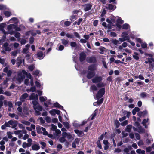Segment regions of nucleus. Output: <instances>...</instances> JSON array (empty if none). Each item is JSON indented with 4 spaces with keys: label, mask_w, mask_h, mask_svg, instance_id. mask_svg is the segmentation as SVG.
Returning <instances> with one entry per match:
<instances>
[{
    "label": "nucleus",
    "mask_w": 154,
    "mask_h": 154,
    "mask_svg": "<svg viewBox=\"0 0 154 154\" xmlns=\"http://www.w3.org/2000/svg\"><path fill=\"white\" fill-rule=\"evenodd\" d=\"M84 7V10L85 11H87L90 10L92 8V5L91 3L88 4H86L83 5Z\"/></svg>",
    "instance_id": "423d86ee"
},
{
    "label": "nucleus",
    "mask_w": 154,
    "mask_h": 154,
    "mask_svg": "<svg viewBox=\"0 0 154 154\" xmlns=\"http://www.w3.org/2000/svg\"><path fill=\"white\" fill-rule=\"evenodd\" d=\"M73 34L76 37L78 38H80V35L77 32H75L73 33Z\"/></svg>",
    "instance_id": "13d9d810"
},
{
    "label": "nucleus",
    "mask_w": 154,
    "mask_h": 154,
    "mask_svg": "<svg viewBox=\"0 0 154 154\" xmlns=\"http://www.w3.org/2000/svg\"><path fill=\"white\" fill-rule=\"evenodd\" d=\"M105 88H102L98 91L96 95V97L97 100H99L102 98L105 94Z\"/></svg>",
    "instance_id": "f03ea898"
},
{
    "label": "nucleus",
    "mask_w": 154,
    "mask_h": 154,
    "mask_svg": "<svg viewBox=\"0 0 154 154\" xmlns=\"http://www.w3.org/2000/svg\"><path fill=\"white\" fill-rule=\"evenodd\" d=\"M34 110L35 112V115H37V116L40 115L41 114V112H40L41 111H39L36 110L35 107H34Z\"/></svg>",
    "instance_id": "680f3d73"
},
{
    "label": "nucleus",
    "mask_w": 154,
    "mask_h": 154,
    "mask_svg": "<svg viewBox=\"0 0 154 154\" xmlns=\"http://www.w3.org/2000/svg\"><path fill=\"white\" fill-rule=\"evenodd\" d=\"M105 85L103 82H99L97 84V86L99 88L104 87Z\"/></svg>",
    "instance_id": "4be33fe9"
},
{
    "label": "nucleus",
    "mask_w": 154,
    "mask_h": 154,
    "mask_svg": "<svg viewBox=\"0 0 154 154\" xmlns=\"http://www.w3.org/2000/svg\"><path fill=\"white\" fill-rule=\"evenodd\" d=\"M88 70L90 71H94L96 69V67L94 64H92L90 65L88 68Z\"/></svg>",
    "instance_id": "4468645a"
},
{
    "label": "nucleus",
    "mask_w": 154,
    "mask_h": 154,
    "mask_svg": "<svg viewBox=\"0 0 154 154\" xmlns=\"http://www.w3.org/2000/svg\"><path fill=\"white\" fill-rule=\"evenodd\" d=\"M4 94L8 96H10L11 95V93L9 91H5Z\"/></svg>",
    "instance_id": "bf43d9fd"
},
{
    "label": "nucleus",
    "mask_w": 154,
    "mask_h": 154,
    "mask_svg": "<svg viewBox=\"0 0 154 154\" xmlns=\"http://www.w3.org/2000/svg\"><path fill=\"white\" fill-rule=\"evenodd\" d=\"M114 62L116 64L121 63L124 64L125 65L126 64V63H124L123 62L121 61L120 60H116L114 61Z\"/></svg>",
    "instance_id": "6e6d98bb"
},
{
    "label": "nucleus",
    "mask_w": 154,
    "mask_h": 154,
    "mask_svg": "<svg viewBox=\"0 0 154 154\" xmlns=\"http://www.w3.org/2000/svg\"><path fill=\"white\" fill-rule=\"evenodd\" d=\"M43 53L41 51H40L38 52L37 54V56L39 57L40 58H41L43 56Z\"/></svg>",
    "instance_id": "473e14b6"
},
{
    "label": "nucleus",
    "mask_w": 154,
    "mask_h": 154,
    "mask_svg": "<svg viewBox=\"0 0 154 154\" xmlns=\"http://www.w3.org/2000/svg\"><path fill=\"white\" fill-rule=\"evenodd\" d=\"M49 113L52 115L54 116L55 115V109H52L49 111Z\"/></svg>",
    "instance_id": "37998d69"
},
{
    "label": "nucleus",
    "mask_w": 154,
    "mask_h": 154,
    "mask_svg": "<svg viewBox=\"0 0 154 154\" xmlns=\"http://www.w3.org/2000/svg\"><path fill=\"white\" fill-rule=\"evenodd\" d=\"M45 119L47 123H50L51 122V119L49 117L47 116Z\"/></svg>",
    "instance_id": "de8ad7c7"
},
{
    "label": "nucleus",
    "mask_w": 154,
    "mask_h": 154,
    "mask_svg": "<svg viewBox=\"0 0 154 154\" xmlns=\"http://www.w3.org/2000/svg\"><path fill=\"white\" fill-rule=\"evenodd\" d=\"M35 108L36 110H37L39 111H42V106L39 105L36 106Z\"/></svg>",
    "instance_id": "393cba45"
},
{
    "label": "nucleus",
    "mask_w": 154,
    "mask_h": 154,
    "mask_svg": "<svg viewBox=\"0 0 154 154\" xmlns=\"http://www.w3.org/2000/svg\"><path fill=\"white\" fill-rule=\"evenodd\" d=\"M145 63L146 64L149 63V64H150L153 67V66H154V58L152 57L149 58H148V61H146Z\"/></svg>",
    "instance_id": "9d476101"
},
{
    "label": "nucleus",
    "mask_w": 154,
    "mask_h": 154,
    "mask_svg": "<svg viewBox=\"0 0 154 154\" xmlns=\"http://www.w3.org/2000/svg\"><path fill=\"white\" fill-rule=\"evenodd\" d=\"M77 45V43L75 42H70V45L72 47H75Z\"/></svg>",
    "instance_id": "e433bc0d"
},
{
    "label": "nucleus",
    "mask_w": 154,
    "mask_h": 154,
    "mask_svg": "<svg viewBox=\"0 0 154 154\" xmlns=\"http://www.w3.org/2000/svg\"><path fill=\"white\" fill-rule=\"evenodd\" d=\"M35 68V66L33 65L29 66L28 67V69L31 71H32Z\"/></svg>",
    "instance_id": "79ce46f5"
},
{
    "label": "nucleus",
    "mask_w": 154,
    "mask_h": 154,
    "mask_svg": "<svg viewBox=\"0 0 154 154\" xmlns=\"http://www.w3.org/2000/svg\"><path fill=\"white\" fill-rule=\"evenodd\" d=\"M95 75V72L94 71H88L86 75L87 78L90 79L93 78Z\"/></svg>",
    "instance_id": "0eeeda50"
},
{
    "label": "nucleus",
    "mask_w": 154,
    "mask_h": 154,
    "mask_svg": "<svg viewBox=\"0 0 154 154\" xmlns=\"http://www.w3.org/2000/svg\"><path fill=\"white\" fill-rule=\"evenodd\" d=\"M86 57V54L84 52H81L79 54V59L81 62H82L85 60Z\"/></svg>",
    "instance_id": "20e7f679"
},
{
    "label": "nucleus",
    "mask_w": 154,
    "mask_h": 154,
    "mask_svg": "<svg viewBox=\"0 0 154 154\" xmlns=\"http://www.w3.org/2000/svg\"><path fill=\"white\" fill-rule=\"evenodd\" d=\"M74 131L75 133L77 134L78 136L79 137H81L85 135L83 132L82 131L75 129L74 130Z\"/></svg>",
    "instance_id": "6e6552de"
},
{
    "label": "nucleus",
    "mask_w": 154,
    "mask_h": 154,
    "mask_svg": "<svg viewBox=\"0 0 154 154\" xmlns=\"http://www.w3.org/2000/svg\"><path fill=\"white\" fill-rule=\"evenodd\" d=\"M114 125L116 128H118L120 126V123L118 120H116L114 121Z\"/></svg>",
    "instance_id": "b1692460"
},
{
    "label": "nucleus",
    "mask_w": 154,
    "mask_h": 154,
    "mask_svg": "<svg viewBox=\"0 0 154 154\" xmlns=\"http://www.w3.org/2000/svg\"><path fill=\"white\" fill-rule=\"evenodd\" d=\"M8 45L9 44L7 42L5 43L3 45V47L5 48V51H6L9 52L11 50V48L8 47Z\"/></svg>",
    "instance_id": "f8f14e48"
},
{
    "label": "nucleus",
    "mask_w": 154,
    "mask_h": 154,
    "mask_svg": "<svg viewBox=\"0 0 154 154\" xmlns=\"http://www.w3.org/2000/svg\"><path fill=\"white\" fill-rule=\"evenodd\" d=\"M107 5L108 6L106 8L110 10L113 11L116 8V5H113L111 4H107Z\"/></svg>",
    "instance_id": "9b49d317"
},
{
    "label": "nucleus",
    "mask_w": 154,
    "mask_h": 154,
    "mask_svg": "<svg viewBox=\"0 0 154 154\" xmlns=\"http://www.w3.org/2000/svg\"><path fill=\"white\" fill-rule=\"evenodd\" d=\"M62 44L64 45L65 46H66L68 44L69 41L65 39H61Z\"/></svg>",
    "instance_id": "a211bd4d"
},
{
    "label": "nucleus",
    "mask_w": 154,
    "mask_h": 154,
    "mask_svg": "<svg viewBox=\"0 0 154 154\" xmlns=\"http://www.w3.org/2000/svg\"><path fill=\"white\" fill-rule=\"evenodd\" d=\"M60 35L62 36H64L66 35L67 37L70 38H74V36L73 35L69 33L66 34V33L63 31H62L60 33Z\"/></svg>",
    "instance_id": "1a4fd4ad"
},
{
    "label": "nucleus",
    "mask_w": 154,
    "mask_h": 154,
    "mask_svg": "<svg viewBox=\"0 0 154 154\" xmlns=\"http://www.w3.org/2000/svg\"><path fill=\"white\" fill-rule=\"evenodd\" d=\"M134 54L135 55H133V57L136 60H138L139 59V57L138 56V54L137 53L135 52Z\"/></svg>",
    "instance_id": "72a5a7b5"
},
{
    "label": "nucleus",
    "mask_w": 154,
    "mask_h": 154,
    "mask_svg": "<svg viewBox=\"0 0 154 154\" xmlns=\"http://www.w3.org/2000/svg\"><path fill=\"white\" fill-rule=\"evenodd\" d=\"M90 89L92 91H96L97 90V88L95 85H91L90 87Z\"/></svg>",
    "instance_id": "7c9ffc66"
},
{
    "label": "nucleus",
    "mask_w": 154,
    "mask_h": 154,
    "mask_svg": "<svg viewBox=\"0 0 154 154\" xmlns=\"http://www.w3.org/2000/svg\"><path fill=\"white\" fill-rule=\"evenodd\" d=\"M28 94L26 93H24L20 97V100L22 102L25 101V99L26 98L28 97Z\"/></svg>",
    "instance_id": "ddd939ff"
},
{
    "label": "nucleus",
    "mask_w": 154,
    "mask_h": 154,
    "mask_svg": "<svg viewBox=\"0 0 154 154\" xmlns=\"http://www.w3.org/2000/svg\"><path fill=\"white\" fill-rule=\"evenodd\" d=\"M13 134V132H11L10 131L7 132V134L8 136V137L9 139H11L12 137V134Z\"/></svg>",
    "instance_id": "bb28decb"
},
{
    "label": "nucleus",
    "mask_w": 154,
    "mask_h": 154,
    "mask_svg": "<svg viewBox=\"0 0 154 154\" xmlns=\"http://www.w3.org/2000/svg\"><path fill=\"white\" fill-rule=\"evenodd\" d=\"M22 59L20 57H18L17 59L16 64L19 67L22 63Z\"/></svg>",
    "instance_id": "dca6fc26"
},
{
    "label": "nucleus",
    "mask_w": 154,
    "mask_h": 154,
    "mask_svg": "<svg viewBox=\"0 0 154 154\" xmlns=\"http://www.w3.org/2000/svg\"><path fill=\"white\" fill-rule=\"evenodd\" d=\"M36 90V88L35 86L31 87L30 88V91L33 92H35Z\"/></svg>",
    "instance_id": "603ef678"
},
{
    "label": "nucleus",
    "mask_w": 154,
    "mask_h": 154,
    "mask_svg": "<svg viewBox=\"0 0 154 154\" xmlns=\"http://www.w3.org/2000/svg\"><path fill=\"white\" fill-rule=\"evenodd\" d=\"M26 42V41L25 39H22L20 41V43L21 45L25 44Z\"/></svg>",
    "instance_id": "69168bd1"
},
{
    "label": "nucleus",
    "mask_w": 154,
    "mask_h": 154,
    "mask_svg": "<svg viewBox=\"0 0 154 154\" xmlns=\"http://www.w3.org/2000/svg\"><path fill=\"white\" fill-rule=\"evenodd\" d=\"M149 120V119L147 118V119L146 120L145 119H144L142 121V124L143 125L146 126V123L148 122Z\"/></svg>",
    "instance_id": "a19ab883"
},
{
    "label": "nucleus",
    "mask_w": 154,
    "mask_h": 154,
    "mask_svg": "<svg viewBox=\"0 0 154 154\" xmlns=\"http://www.w3.org/2000/svg\"><path fill=\"white\" fill-rule=\"evenodd\" d=\"M86 61L89 63H95L96 62V59L95 57H91L89 58H87Z\"/></svg>",
    "instance_id": "39448f33"
},
{
    "label": "nucleus",
    "mask_w": 154,
    "mask_h": 154,
    "mask_svg": "<svg viewBox=\"0 0 154 154\" xmlns=\"http://www.w3.org/2000/svg\"><path fill=\"white\" fill-rule=\"evenodd\" d=\"M37 133L38 134H41L42 133V132L41 131V128L39 126H37L36 127Z\"/></svg>",
    "instance_id": "aec40b11"
},
{
    "label": "nucleus",
    "mask_w": 154,
    "mask_h": 154,
    "mask_svg": "<svg viewBox=\"0 0 154 154\" xmlns=\"http://www.w3.org/2000/svg\"><path fill=\"white\" fill-rule=\"evenodd\" d=\"M106 48L103 47L101 46L100 48H99V50L100 51L99 52L101 54H104V51H106Z\"/></svg>",
    "instance_id": "f3484780"
},
{
    "label": "nucleus",
    "mask_w": 154,
    "mask_h": 154,
    "mask_svg": "<svg viewBox=\"0 0 154 154\" xmlns=\"http://www.w3.org/2000/svg\"><path fill=\"white\" fill-rule=\"evenodd\" d=\"M6 24L5 23H2L0 24V30H1L4 29L5 26Z\"/></svg>",
    "instance_id": "49530a36"
},
{
    "label": "nucleus",
    "mask_w": 154,
    "mask_h": 154,
    "mask_svg": "<svg viewBox=\"0 0 154 154\" xmlns=\"http://www.w3.org/2000/svg\"><path fill=\"white\" fill-rule=\"evenodd\" d=\"M29 99L30 100L35 99V97L34 93H32L31 96H30Z\"/></svg>",
    "instance_id": "4c0bfd02"
},
{
    "label": "nucleus",
    "mask_w": 154,
    "mask_h": 154,
    "mask_svg": "<svg viewBox=\"0 0 154 154\" xmlns=\"http://www.w3.org/2000/svg\"><path fill=\"white\" fill-rule=\"evenodd\" d=\"M116 22L118 23L121 24L123 23L124 21L122 20L120 17H119V18L117 20Z\"/></svg>",
    "instance_id": "c85d7f7f"
},
{
    "label": "nucleus",
    "mask_w": 154,
    "mask_h": 154,
    "mask_svg": "<svg viewBox=\"0 0 154 154\" xmlns=\"http://www.w3.org/2000/svg\"><path fill=\"white\" fill-rule=\"evenodd\" d=\"M135 135L136 139L138 140L140 139V137L139 134L138 133H135Z\"/></svg>",
    "instance_id": "e2e57ef3"
},
{
    "label": "nucleus",
    "mask_w": 154,
    "mask_h": 154,
    "mask_svg": "<svg viewBox=\"0 0 154 154\" xmlns=\"http://www.w3.org/2000/svg\"><path fill=\"white\" fill-rule=\"evenodd\" d=\"M15 25L14 24H10L8 25V30H11L14 29Z\"/></svg>",
    "instance_id": "a878e982"
},
{
    "label": "nucleus",
    "mask_w": 154,
    "mask_h": 154,
    "mask_svg": "<svg viewBox=\"0 0 154 154\" xmlns=\"http://www.w3.org/2000/svg\"><path fill=\"white\" fill-rule=\"evenodd\" d=\"M41 129L42 131H43L42 132L43 134L44 135H48V132L46 131L45 129L43 127H41Z\"/></svg>",
    "instance_id": "2f4dec72"
},
{
    "label": "nucleus",
    "mask_w": 154,
    "mask_h": 154,
    "mask_svg": "<svg viewBox=\"0 0 154 154\" xmlns=\"http://www.w3.org/2000/svg\"><path fill=\"white\" fill-rule=\"evenodd\" d=\"M18 53V51L17 50H15V51H12L11 52V56H16L17 55V54Z\"/></svg>",
    "instance_id": "09e8293b"
},
{
    "label": "nucleus",
    "mask_w": 154,
    "mask_h": 154,
    "mask_svg": "<svg viewBox=\"0 0 154 154\" xmlns=\"http://www.w3.org/2000/svg\"><path fill=\"white\" fill-rule=\"evenodd\" d=\"M103 100V99L102 98H101L100 100L97 101V102H94V103H97V104L98 105H99L100 104H101Z\"/></svg>",
    "instance_id": "c756f323"
},
{
    "label": "nucleus",
    "mask_w": 154,
    "mask_h": 154,
    "mask_svg": "<svg viewBox=\"0 0 154 154\" xmlns=\"http://www.w3.org/2000/svg\"><path fill=\"white\" fill-rule=\"evenodd\" d=\"M17 121H13V120H11L9 121L8 122H5L4 125L6 127H10V125L12 126L11 128H14L17 126Z\"/></svg>",
    "instance_id": "f257e3e1"
},
{
    "label": "nucleus",
    "mask_w": 154,
    "mask_h": 154,
    "mask_svg": "<svg viewBox=\"0 0 154 154\" xmlns=\"http://www.w3.org/2000/svg\"><path fill=\"white\" fill-rule=\"evenodd\" d=\"M140 96L142 98H144L146 97V95L145 92H143L140 94Z\"/></svg>",
    "instance_id": "774afa93"
},
{
    "label": "nucleus",
    "mask_w": 154,
    "mask_h": 154,
    "mask_svg": "<svg viewBox=\"0 0 154 154\" xmlns=\"http://www.w3.org/2000/svg\"><path fill=\"white\" fill-rule=\"evenodd\" d=\"M71 23V22L69 21H66L65 22L64 24L65 26L66 27L69 26Z\"/></svg>",
    "instance_id": "f704fd0d"
},
{
    "label": "nucleus",
    "mask_w": 154,
    "mask_h": 154,
    "mask_svg": "<svg viewBox=\"0 0 154 154\" xmlns=\"http://www.w3.org/2000/svg\"><path fill=\"white\" fill-rule=\"evenodd\" d=\"M63 124L64 126L67 129H69L70 127L69 124L67 122H63Z\"/></svg>",
    "instance_id": "cd10ccee"
},
{
    "label": "nucleus",
    "mask_w": 154,
    "mask_h": 154,
    "mask_svg": "<svg viewBox=\"0 0 154 154\" xmlns=\"http://www.w3.org/2000/svg\"><path fill=\"white\" fill-rule=\"evenodd\" d=\"M97 145V146L100 149H102V146L101 144L100 140H98L96 142Z\"/></svg>",
    "instance_id": "58836bf2"
},
{
    "label": "nucleus",
    "mask_w": 154,
    "mask_h": 154,
    "mask_svg": "<svg viewBox=\"0 0 154 154\" xmlns=\"http://www.w3.org/2000/svg\"><path fill=\"white\" fill-rule=\"evenodd\" d=\"M14 36L17 38H19L20 36V34L18 32H15Z\"/></svg>",
    "instance_id": "3c124183"
},
{
    "label": "nucleus",
    "mask_w": 154,
    "mask_h": 154,
    "mask_svg": "<svg viewBox=\"0 0 154 154\" xmlns=\"http://www.w3.org/2000/svg\"><path fill=\"white\" fill-rule=\"evenodd\" d=\"M73 125L74 127L76 128H77L80 126V125L78 124L77 123L75 122H74L73 123Z\"/></svg>",
    "instance_id": "a18cd8bd"
},
{
    "label": "nucleus",
    "mask_w": 154,
    "mask_h": 154,
    "mask_svg": "<svg viewBox=\"0 0 154 154\" xmlns=\"http://www.w3.org/2000/svg\"><path fill=\"white\" fill-rule=\"evenodd\" d=\"M132 126L130 125H127L126 128V131L128 132H130L131 131Z\"/></svg>",
    "instance_id": "412c9836"
},
{
    "label": "nucleus",
    "mask_w": 154,
    "mask_h": 154,
    "mask_svg": "<svg viewBox=\"0 0 154 154\" xmlns=\"http://www.w3.org/2000/svg\"><path fill=\"white\" fill-rule=\"evenodd\" d=\"M29 43L30 44H32L33 43L34 41V37H33L32 36L31 37L29 38Z\"/></svg>",
    "instance_id": "c03bdc74"
},
{
    "label": "nucleus",
    "mask_w": 154,
    "mask_h": 154,
    "mask_svg": "<svg viewBox=\"0 0 154 154\" xmlns=\"http://www.w3.org/2000/svg\"><path fill=\"white\" fill-rule=\"evenodd\" d=\"M40 143L42 146L41 147L42 149H44L45 147L46 144L45 142H41Z\"/></svg>",
    "instance_id": "864d4df0"
},
{
    "label": "nucleus",
    "mask_w": 154,
    "mask_h": 154,
    "mask_svg": "<svg viewBox=\"0 0 154 154\" xmlns=\"http://www.w3.org/2000/svg\"><path fill=\"white\" fill-rule=\"evenodd\" d=\"M128 123V121L127 120H125L121 123V125L122 126H124L126 125Z\"/></svg>",
    "instance_id": "ea45409f"
},
{
    "label": "nucleus",
    "mask_w": 154,
    "mask_h": 154,
    "mask_svg": "<svg viewBox=\"0 0 154 154\" xmlns=\"http://www.w3.org/2000/svg\"><path fill=\"white\" fill-rule=\"evenodd\" d=\"M59 105L60 104L57 102L53 104L54 106L57 108H58Z\"/></svg>",
    "instance_id": "338daca9"
},
{
    "label": "nucleus",
    "mask_w": 154,
    "mask_h": 154,
    "mask_svg": "<svg viewBox=\"0 0 154 154\" xmlns=\"http://www.w3.org/2000/svg\"><path fill=\"white\" fill-rule=\"evenodd\" d=\"M138 129L137 130L138 132L140 133H143L144 132V129H143L141 126H140L138 128Z\"/></svg>",
    "instance_id": "5701e85b"
},
{
    "label": "nucleus",
    "mask_w": 154,
    "mask_h": 154,
    "mask_svg": "<svg viewBox=\"0 0 154 154\" xmlns=\"http://www.w3.org/2000/svg\"><path fill=\"white\" fill-rule=\"evenodd\" d=\"M129 28H130V26L127 23L123 24L122 26V29H127Z\"/></svg>",
    "instance_id": "6ab92c4d"
},
{
    "label": "nucleus",
    "mask_w": 154,
    "mask_h": 154,
    "mask_svg": "<svg viewBox=\"0 0 154 154\" xmlns=\"http://www.w3.org/2000/svg\"><path fill=\"white\" fill-rule=\"evenodd\" d=\"M29 83V80L28 79H26L24 81V83L27 85H28Z\"/></svg>",
    "instance_id": "0e129e2a"
},
{
    "label": "nucleus",
    "mask_w": 154,
    "mask_h": 154,
    "mask_svg": "<svg viewBox=\"0 0 154 154\" xmlns=\"http://www.w3.org/2000/svg\"><path fill=\"white\" fill-rule=\"evenodd\" d=\"M66 139H65V138L61 137L59 139V141L60 142L62 143L66 141Z\"/></svg>",
    "instance_id": "8fccbe9b"
},
{
    "label": "nucleus",
    "mask_w": 154,
    "mask_h": 154,
    "mask_svg": "<svg viewBox=\"0 0 154 154\" xmlns=\"http://www.w3.org/2000/svg\"><path fill=\"white\" fill-rule=\"evenodd\" d=\"M122 38H124L125 39V40H127L128 41H129V40H130V38L128 36H127L126 35H122Z\"/></svg>",
    "instance_id": "5fc2aeb1"
},
{
    "label": "nucleus",
    "mask_w": 154,
    "mask_h": 154,
    "mask_svg": "<svg viewBox=\"0 0 154 154\" xmlns=\"http://www.w3.org/2000/svg\"><path fill=\"white\" fill-rule=\"evenodd\" d=\"M141 46L143 48H145L147 47V44L146 43H142Z\"/></svg>",
    "instance_id": "4d7b16f0"
},
{
    "label": "nucleus",
    "mask_w": 154,
    "mask_h": 154,
    "mask_svg": "<svg viewBox=\"0 0 154 154\" xmlns=\"http://www.w3.org/2000/svg\"><path fill=\"white\" fill-rule=\"evenodd\" d=\"M18 75L21 78L22 80H23L25 78L24 75H22L21 73H19Z\"/></svg>",
    "instance_id": "052dcab7"
},
{
    "label": "nucleus",
    "mask_w": 154,
    "mask_h": 154,
    "mask_svg": "<svg viewBox=\"0 0 154 154\" xmlns=\"http://www.w3.org/2000/svg\"><path fill=\"white\" fill-rule=\"evenodd\" d=\"M102 80V78L100 76H96L92 79V82L94 83L100 82Z\"/></svg>",
    "instance_id": "7ed1b4c3"
},
{
    "label": "nucleus",
    "mask_w": 154,
    "mask_h": 154,
    "mask_svg": "<svg viewBox=\"0 0 154 154\" xmlns=\"http://www.w3.org/2000/svg\"><path fill=\"white\" fill-rule=\"evenodd\" d=\"M40 147L38 144H34L32 146V149L33 150H38L40 149Z\"/></svg>",
    "instance_id": "2eb2a0df"
},
{
    "label": "nucleus",
    "mask_w": 154,
    "mask_h": 154,
    "mask_svg": "<svg viewBox=\"0 0 154 154\" xmlns=\"http://www.w3.org/2000/svg\"><path fill=\"white\" fill-rule=\"evenodd\" d=\"M11 14V13L8 11H5L4 12V15L5 16L7 17H9Z\"/></svg>",
    "instance_id": "c9c22d12"
}]
</instances>
